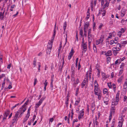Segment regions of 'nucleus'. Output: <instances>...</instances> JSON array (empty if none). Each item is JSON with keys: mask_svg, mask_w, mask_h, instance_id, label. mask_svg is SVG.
Returning a JSON list of instances; mask_svg holds the SVG:
<instances>
[{"mask_svg": "<svg viewBox=\"0 0 127 127\" xmlns=\"http://www.w3.org/2000/svg\"><path fill=\"white\" fill-rule=\"evenodd\" d=\"M103 25L101 23H100L99 25V30H101Z\"/></svg>", "mask_w": 127, "mask_h": 127, "instance_id": "57", "label": "nucleus"}, {"mask_svg": "<svg viewBox=\"0 0 127 127\" xmlns=\"http://www.w3.org/2000/svg\"><path fill=\"white\" fill-rule=\"evenodd\" d=\"M122 47V46H121V45H120L119 43H118L117 44L116 46V47H115V48H116V49H117L118 48L121 49L120 48Z\"/></svg>", "mask_w": 127, "mask_h": 127, "instance_id": "23", "label": "nucleus"}, {"mask_svg": "<svg viewBox=\"0 0 127 127\" xmlns=\"http://www.w3.org/2000/svg\"><path fill=\"white\" fill-rule=\"evenodd\" d=\"M66 27V22H65L64 23V25L63 26V29L64 30V32L65 31V30Z\"/></svg>", "mask_w": 127, "mask_h": 127, "instance_id": "29", "label": "nucleus"}, {"mask_svg": "<svg viewBox=\"0 0 127 127\" xmlns=\"http://www.w3.org/2000/svg\"><path fill=\"white\" fill-rule=\"evenodd\" d=\"M41 104L40 103H39L38 102L35 104V108H38Z\"/></svg>", "mask_w": 127, "mask_h": 127, "instance_id": "34", "label": "nucleus"}, {"mask_svg": "<svg viewBox=\"0 0 127 127\" xmlns=\"http://www.w3.org/2000/svg\"><path fill=\"white\" fill-rule=\"evenodd\" d=\"M69 100V96H67L66 97V100L65 101V104L67 106L68 104V102Z\"/></svg>", "mask_w": 127, "mask_h": 127, "instance_id": "22", "label": "nucleus"}, {"mask_svg": "<svg viewBox=\"0 0 127 127\" xmlns=\"http://www.w3.org/2000/svg\"><path fill=\"white\" fill-rule=\"evenodd\" d=\"M78 58H77L76 60V62H75V67H77L78 65Z\"/></svg>", "mask_w": 127, "mask_h": 127, "instance_id": "40", "label": "nucleus"}, {"mask_svg": "<svg viewBox=\"0 0 127 127\" xmlns=\"http://www.w3.org/2000/svg\"><path fill=\"white\" fill-rule=\"evenodd\" d=\"M112 86L113 88V90L114 91V92H115L116 90V85L115 84L113 83L112 84Z\"/></svg>", "mask_w": 127, "mask_h": 127, "instance_id": "27", "label": "nucleus"}, {"mask_svg": "<svg viewBox=\"0 0 127 127\" xmlns=\"http://www.w3.org/2000/svg\"><path fill=\"white\" fill-rule=\"evenodd\" d=\"M29 116L26 115L25 118L24 119L23 122V123H25V122L27 120Z\"/></svg>", "mask_w": 127, "mask_h": 127, "instance_id": "15", "label": "nucleus"}, {"mask_svg": "<svg viewBox=\"0 0 127 127\" xmlns=\"http://www.w3.org/2000/svg\"><path fill=\"white\" fill-rule=\"evenodd\" d=\"M122 33L120 32L119 31L118 32L117 34L119 37H120L121 36Z\"/></svg>", "mask_w": 127, "mask_h": 127, "instance_id": "52", "label": "nucleus"}, {"mask_svg": "<svg viewBox=\"0 0 127 127\" xmlns=\"http://www.w3.org/2000/svg\"><path fill=\"white\" fill-rule=\"evenodd\" d=\"M86 43H87L86 42L85 43H82V46L83 48L84 51V52H86L87 48V46Z\"/></svg>", "mask_w": 127, "mask_h": 127, "instance_id": "7", "label": "nucleus"}, {"mask_svg": "<svg viewBox=\"0 0 127 127\" xmlns=\"http://www.w3.org/2000/svg\"><path fill=\"white\" fill-rule=\"evenodd\" d=\"M95 69H96L97 71H100V68L99 67V65L98 64H97L95 68Z\"/></svg>", "mask_w": 127, "mask_h": 127, "instance_id": "25", "label": "nucleus"}, {"mask_svg": "<svg viewBox=\"0 0 127 127\" xmlns=\"http://www.w3.org/2000/svg\"><path fill=\"white\" fill-rule=\"evenodd\" d=\"M117 43V42H115V41L114 40H112L110 41L109 44L110 45H112L114 43L116 44Z\"/></svg>", "mask_w": 127, "mask_h": 127, "instance_id": "21", "label": "nucleus"}, {"mask_svg": "<svg viewBox=\"0 0 127 127\" xmlns=\"http://www.w3.org/2000/svg\"><path fill=\"white\" fill-rule=\"evenodd\" d=\"M120 50V49L118 48L117 49L115 47H113L112 48V51L114 55H116L118 53V51Z\"/></svg>", "mask_w": 127, "mask_h": 127, "instance_id": "4", "label": "nucleus"}, {"mask_svg": "<svg viewBox=\"0 0 127 127\" xmlns=\"http://www.w3.org/2000/svg\"><path fill=\"white\" fill-rule=\"evenodd\" d=\"M45 97H42L40 99L39 101V103H41L44 99L45 98Z\"/></svg>", "mask_w": 127, "mask_h": 127, "instance_id": "32", "label": "nucleus"}, {"mask_svg": "<svg viewBox=\"0 0 127 127\" xmlns=\"http://www.w3.org/2000/svg\"><path fill=\"white\" fill-rule=\"evenodd\" d=\"M120 91H118L116 96V100H119V96L120 95Z\"/></svg>", "mask_w": 127, "mask_h": 127, "instance_id": "12", "label": "nucleus"}, {"mask_svg": "<svg viewBox=\"0 0 127 127\" xmlns=\"http://www.w3.org/2000/svg\"><path fill=\"white\" fill-rule=\"evenodd\" d=\"M103 80H105L107 78L109 77V75H106L105 73L104 72H101Z\"/></svg>", "mask_w": 127, "mask_h": 127, "instance_id": "5", "label": "nucleus"}, {"mask_svg": "<svg viewBox=\"0 0 127 127\" xmlns=\"http://www.w3.org/2000/svg\"><path fill=\"white\" fill-rule=\"evenodd\" d=\"M86 84L85 82H82L81 83L82 88H83L85 86Z\"/></svg>", "mask_w": 127, "mask_h": 127, "instance_id": "53", "label": "nucleus"}, {"mask_svg": "<svg viewBox=\"0 0 127 127\" xmlns=\"http://www.w3.org/2000/svg\"><path fill=\"white\" fill-rule=\"evenodd\" d=\"M112 36V35L111 34H109V35L108 37V38H107L106 39V40H108V38H111Z\"/></svg>", "mask_w": 127, "mask_h": 127, "instance_id": "60", "label": "nucleus"}, {"mask_svg": "<svg viewBox=\"0 0 127 127\" xmlns=\"http://www.w3.org/2000/svg\"><path fill=\"white\" fill-rule=\"evenodd\" d=\"M96 44L97 45L101 43V42H100L99 40H97L96 41Z\"/></svg>", "mask_w": 127, "mask_h": 127, "instance_id": "54", "label": "nucleus"}, {"mask_svg": "<svg viewBox=\"0 0 127 127\" xmlns=\"http://www.w3.org/2000/svg\"><path fill=\"white\" fill-rule=\"evenodd\" d=\"M71 75H74L75 74V70H71Z\"/></svg>", "mask_w": 127, "mask_h": 127, "instance_id": "63", "label": "nucleus"}, {"mask_svg": "<svg viewBox=\"0 0 127 127\" xmlns=\"http://www.w3.org/2000/svg\"><path fill=\"white\" fill-rule=\"evenodd\" d=\"M109 2H106V3L105 4L104 6H104H103V8H105V7H108V6H109Z\"/></svg>", "mask_w": 127, "mask_h": 127, "instance_id": "39", "label": "nucleus"}, {"mask_svg": "<svg viewBox=\"0 0 127 127\" xmlns=\"http://www.w3.org/2000/svg\"><path fill=\"white\" fill-rule=\"evenodd\" d=\"M36 117V116L35 115H34L33 116V118L32 120H31V121L32 120V122H33L35 119Z\"/></svg>", "mask_w": 127, "mask_h": 127, "instance_id": "56", "label": "nucleus"}, {"mask_svg": "<svg viewBox=\"0 0 127 127\" xmlns=\"http://www.w3.org/2000/svg\"><path fill=\"white\" fill-rule=\"evenodd\" d=\"M112 51H111L109 50L107 52H105V55L106 56H111L112 55Z\"/></svg>", "mask_w": 127, "mask_h": 127, "instance_id": "9", "label": "nucleus"}, {"mask_svg": "<svg viewBox=\"0 0 127 127\" xmlns=\"http://www.w3.org/2000/svg\"><path fill=\"white\" fill-rule=\"evenodd\" d=\"M98 40H99L100 42H101V43L102 44L103 41V38L100 37L99 39Z\"/></svg>", "mask_w": 127, "mask_h": 127, "instance_id": "42", "label": "nucleus"}, {"mask_svg": "<svg viewBox=\"0 0 127 127\" xmlns=\"http://www.w3.org/2000/svg\"><path fill=\"white\" fill-rule=\"evenodd\" d=\"M3 13L2 12H0V19L2 20L3 18Z\"/></svg>", "mask_w": 127, "mask_h": 127, "instance_id": "28", "label": "nucleus"}, {"mask_svg": "<svg viewBox=\"0 0 127 127\" xmlns=\"http://www.w3.org/2000/svg\"><path fill=\"white\" fill-rule=\"evenodd\" d=\"M127 19H126L125 20L123 19L121 20V22L122 23H123V24H125V23H124L125 22H127Z\"/></svg>", "mask_w": 127, "mask_h": 127, "instance_id": "58", "label": "nucleus"}, {"mask_svg": "<svg viewBox=\"0 0 127 127\" xmlns=\"http://www.w3.org/2000/svg\"><path fill=\"white\" fill-rule=\"evenodd\" d=\"M90 13H88L87 15V16L86 18V20H87L90 17Z\"/></svg>", "mask_w": 127, "mask_h": 127, "instance_id": "49", "label": "nucleus"}, {"mask_svg": "<svg viewBox=\"0 0 127 127\" xmlns=\"http://www.w3.org/2000/svg\"><path fill=\"white\" fill-rule=\"evenodd\" d=\"M48 84V82H47V80H46L45 83H44V84L45 86L46 87Z\"/></svg>", "mask_w": 127, "mask_h": 127, "instance_id": "59", "label": "nucleus"}, {"mask_svg": "<svg viewBox=\"0 0 127 127\" xmlns=\"http://www.w3.org/2000/svg\"><path fill=\"white\" fill-rule=\"evenodd\" d=\"M115 112V110H110V115H112L113 114H114Z\"/></svg>", "mask_w": 127, "mask_h": 127, "instance_id": "47", "label": "nucleus"}, {"mask_svg": "<svg viewBox=\"0 0 127 127\" xmlns=\"http://www.w3.org/2000/svg\"><path fill=\"white\" fill-rule=\"evenodd\" d=\"M61 48H62V47H61V46L59 47L58 50V55H59L60 54Z\"/></svg>", "mask_w": 127, "mask_h": 127, "instance_id": "50", "label": "nucleus"}, {"mask_svg": "<svg viewBox=\"0 0 127 127\" xmlns=\"http://www.w3.org/2000/svg\"><path fill=\"white\" fill-rule=\"evenodd\" d=\"M78 121V120L77 119H74L73 120L72 123V126H73L74 123H75L76 122H77Z\"/></svg>", "mask_w": 127, "mask_h": 127, "instance_id": "51", "label": "nucleus"}, {"mask_svg": "<svg viewBox=\"0 0 127 127\" xmlns=\"http://www.w3.org/2000/svg\"><path fill=\"white\" fill-rule=\"evenodd\" d=\"M29 102L28 100H27L26 102L25 103L24 105H23L22 107H21V108H22L23 109L24 108H25V107L26 106V105Z\"/></svg>", "mask_w": 127, "mask_h": 127, "instance_id": "19", "label": "nucleus"}, {"mask_svg": "<svg viewBox=\"0 0 127 127\" xmlns=\"http://www.w3.org/2000/svg\"><path fill=\"white\" fill-rule=\"evenodd\" d=\"M105 98L106 99V101H105V99L103 100L104 102L106 105H107L108 104L109 99L107 97H106Z\"/></svg>", "mask_w": 127, "mask_h": 127, "instance_id": "20", "label": "nucleus"}, {"mask_svg": "<svg viewBox=\"0 0 127 127\" xmlns=\"http://www.w3.org/2000/svg\"><path fill=\"white\" fill-rule=\"evenodd\" d=\"M93 122L95 124L96 126H98L99 125V123L97 121H95L94 120Z\"/></svg>", "mask_w": 127, "mask_h": 127, "instance_id": "36", "label": "nucleus"}, {"mask_svg": "<svg viewBox=\"0 0 127 127\" xmlns=\"http://www.w3.org/2000/svg\"><path fill=\"white\" fill-rule=\"evenodd\" d=\"M56 23L54 30L53 31V36L51 38V40H49L48 42V44L47 46V48L49 49H51L52 48V44L53 42V40L54 38L55 37V36L56 34Z\"/></svg>", "mask_w": 127, "mask_h": 127, "instance_id": "1", "label": "nucleus"}, {"mask_svg": "<svg viewBox=\"0 0 127 127\" xmlns=\"http://www.w3.org/2000/svg\"><path fill=\"white\" fill-rule=\"evenodd\" d=\"M127 108L126 107H125L123 108V110H122V111L123 112H124L126 111V110H127Z\"/></svg>", "mask_w": 127, "mask_h": 127, "instance_id": "62", "label": "nucleus"}, {"mask_svg": "<svg viewBox=\"0 0 127 127\" xmlns=\"http://www.w3.org/2000/svg\"><path fill=\"white\" fill-rule=\"evenodd\" d=\"M79 79L78 78L76 80V81H75L73 83V85L74 87H75L76 85L78 84L79 82Z\"/></svg>", "mask_w": 127, "mask_h": 127, "instance_id": "13", "label": "nucleus"}, {"mask_svg": "<svg viewBox=\"0 0 127 127\" xmlns=\"http://www.w3.org/2000/svg\"><path fill=\"white\" fill-rule=\"evenodd\" d=\"M88 41H89V42H90V41H92V34H88Z\"/></svg>", "mask_w": 127, "mask_h": 127, "instance_id": "16", "label": "nucleus"}, {"mask_svg": "<svg viewBox=\"0 0 127 127\" xmlns=\"http://www.w3.org/2000/svg\"><path fill=\"white\" fill-rule=\"evenodd\" d=\"M80 102V100L79 99L78 100H76L75 101V105H77Z\"/></svg>", "mask_w": 127, "mask_h": 127, "instance_id": "31", "label": "nucleus"}, {"mask_svg": "<svg viewBox=\"0 0 127 127\" xmlns=\"http://www.w3.org/2000/svg\"><path fill=\"white\" fill-rule=\"evenodd\" d=\"M123 122L119 121V122L118 126V127H122L123 125Z\"/></svg>", "mask_w": 127, "mask_h": 127, "instance_id": "24", "label": "nucleus"}, {"mask_svg": "<svg viewBox=\"0 0 127 127\" xmlns=\"http://www.w3.org/2000/svg\"><path fill=\"white\" fill-rule=\"evenodd\" d=\"M3 116L4 117L3 118V120H4L6 119V117L8 116V110H7L4 113Z\"/></svg>", "mask_w": 127, "mask_h": 127, "instance_id": "10", "label": "nucleus"}, {"mask_svg": "<svg viewBox=\"0 0 127 127\" xmlns=\"http://www.w3.org/2000/svg\"><path fill=\"white\" fill-rule=\"evenodd\" d=\"M51 49L47 48L46 51L47 54L49 55L50 54L51 52Z\"/></svg>", "mask_w": 127, "mask_h": 127, "instance_id": "33", "label": "nucleus"}, {"mask_svg": "<svg viewBox=\"0 0 127 127\" xmlns=\"http://www.w3.org/2000/svg\"><path fill=\"white\" fill-rule=\"evenodd\" d=\"M119 32H120L121 33H124L125 31V30L123 28H122L120 31H119Z\"/></svg>", "mask_w": 127, "mask_h": 127, "instance_id": "41", "label": "nucleus"}, {"mask_svg": "<svg viewBox=\"0 0 127 127\" xmlns=\"http://www.w3.org/2000/svg\"><path fill=\"white\" fill-rule=\"evenodd\" d=\"M19 103H18V104H16L15 106H13L12 108H11V110H13L15 108V107H16L19 104Z\"/></svg>", "mask_w": 127, "mask_h": 127, "instance_id": "55", "label": "nucleus"}, {"mask_svg": "<svg viewBox=\"0 0 127 127\" xmlns=\"http://www.w3.org/2000/svg\"><path fill=\"white\" fill-rule=\"evenodd\" d=\"M108 90L107 88H105L103 89V93L104 94H106V93H107Z\"/></svg>", "mask_w": 127, "mask_h": 127, "instance_id": "30", "label": "nucleus"}, {"mask_svg": "<svg viewBox=\"0 0 127 127\" xmlns=\"http://www.w3.org/2000/svg\"><path fill=\"white\" fill-rule=\"evenodd\" d=\"M126 9L123 8L121 11V16L122 17H124L125 14L126 12Z\"/></svg>", "mask_w": 127, "mask_h": 127, "instance_id": "6", "label": "nucleus"}, {"mask_svg": "<svg viewBox=\"0 0 127 127\" xmlns=\"http://www.w3.org/2000/svg\"><path fill=\"white\" fill-rule=\"evenodd\" d=\"M111 58L110 57H108L107 58V63H108L110 61Z\"/></svg>", "mask_w": 127, "mask_h": 127, "instance_id": "45", "label": "nucleus"}, {"mask_svg": "<svg viewBox=\"0 0 127 127\" xmlns=\"http://www.w3.org/2000/svg\"><path fill=\"white\" fill-rule=\"evenodd\" d=\"M55 116H54L53 117V118H50L49 120V124H50V122H51V123H52L54 120V118H55Z\"/></svg>", "mask_w": 127, "mask_h": 127, "instance_id": "38", "label": "nucleus"}, {"mask_svg": "<svg viewBox=\"0 0 127 127\" xmlns=\"http://www.w3.org/2000/svg\"><path fill=\"white\" fill-rule=\"evenodd\" d=\"M104 8H101L100 10L99 11L98 15H100V14L102 15V16H104L106 13L105 10L104 9Z\"/></svg>", "mask_w": 127, "mask_h": 127, "instance_id": "3", "label": "nucleus"}, {"mask_svg": "<svg viewBox=\"0 0 127 127\" xmlns=\"http://www.w3.org/2000/svg\"><path fill=\"white\" fill-rule=\"evenodd\" d=\"M23 109L22 108H20L17 112L16 113L15 115V116L14 118L13 119V122H15L16 121H17L18 119L17 118L18 117V116L20 114L21 112H22V110Z\"/></svg>", "mask_w": 127, "mask_h": 127, "instance_id": "2", "label": "nucleus"}, {"mask_svg": "<svg viewBox=\"0 0 127 127\" xmlns=\"http://www.w3.org/2000/svg\"><path fill=\"white\" fill-rule=\"evenodd\" d=\"M113 21L112 19H110L109 22V25H112L113 24Z\"/></svg>", "mask_w": 127, "mask_h": 127, "instance_id": "44", "label": "nucleus"}, {"mask_svg": "<svg viewBox=\"0 0 127 127\" xmlns=\"http://www.w3.org/2000/svg\"><path fill=\"white\" fill-rule=\"evenodd\" d=\"M108 86L109 88H111L112 86V85H111V83H108Z\"/></svg>", "mask_w": 127, "mask_h": 127, "instance_id": "48", "label": "nucleus"}, {"mask_svg": "<svg viewBox=\"0 0 127 127\" xmlns=\"http://www.w3.org/2000/svg\"><path fill=\"white\" fill-rule=\"evenodd\" d=\"M92 0L91 1V10L92 11L93 10L94 7V5H93V0Z\"/></svg>", "mask_w": 127, "mask_h": 127, "instance_id": "26", "label": "nucleus"}, {"mask_svg": "<svg viewBox=\"0 0 127 127\" xmlns=\"http://www.w3.org/2000/svg\"><path fill=\"white\" fill-rule=\"evenodd\" d=\"M119 101V100H115L114 99L112 100V105L115 106L117 105L118 104Z\"/></svg>", "mask_w": 127, "mask_h": 127, "instance_id": "8", "label": "nucleus"}, {"mask_svg": "<svg viewBox=\"0 0 127 127\" xmlns=\"http://www.w3.org/2000/svg\"><path fill=\"white\" fill-rule=\"evenodd\" d=\"M95 95H102L101 92L99 89L98 91L97 92H95Z\"/></svg>", "mask_w": 127, "mask_h": 127, "instance_id": "14", "label": "nucleus"}, {"mask_svg": "<svg viewBox=\"0 0 127 127\" xmlns=\"http://www.w3.org/2000/svg\"><path fill=\"white\" fill-rule=\"evenodd\" d=\"M84 109H82V111H80L79 113V115H81L82 116H83L84 115Z\"/></svg>", "mask_w": 127, "mask_h": 127, "instance_id": "17", "label": "nucleus"}, {"mask_svg": "<svg viewBox=\"0 0 127 127\" xmlns=\"http://www.w3.org/2000/svg\"><path fill=\"white\" fill-rule=\"evenodd\" d=\"M80 35L82 37L83 36V30L81 29L80 31Z\"/></svg>", "mask_w": 127, "mask_h": 127, "instance_id": "35", "label": "nucleus"}, {"mask_svg": "<svg viewBox=\"0 0 127 127\" xmlns=\"http://www.w3.org/2000/svg\"><path fill=\"white\" fill-rule=\"evenodd\" d=\"M89 76V71H88L86 73V77L85 78H86L88 80Z\"/></svg>", "mask_w": 127, "mask_h": 127, "instance_id": "37", "label": "nucleus"}, {"mask_svg": "<svg viewBox=\"0 0 127 127\" xmlns=\"http://www.w3.org/2000/svg\"><path fill=\"white\" fill-rule=\"evenodd\" d=\"M127 43V42L125 41H122L121 42V43L120 44L121 46H124Z\"/></svg>", "mask_w": 127, "mask_h": 127, "instance_id": "18", "label": "nucleus"}, {"mask_svg": "<svg viewBox=\"0 0 127 127\" xmlns=\"http://www.w3.org/2000/svg\"><path fill=\"white\" fill-rule=\"evenodd\" d=\"M91 29H89L88 30V34H91Z\"/></svg>", "mask_w": 127, "mask_h": 127, "instance_id": "61", "label": "nucleus"}, {"mask_svg": "<svg viewBox=\"0 0 127 127\" xmlns=\"http://www.w3.org/2000/svg\"><path fill=\"white\" fill-rule=\"evenodd\" d=\"M36 59L34 58V59L33 62V65H34V67H35V66L36 65Z\"/></svg>", "mask_w": 127, "mask_h": 127, "instance_id": "43", "label": "nucleus"}, {"mask_svg": "<svg viewBox=\"0 0 127 127\" xmlns=\"http://www.w3.org/2000/svg\"><path fill=\"white\" fill-rule=\"evenodd\" d=\"M74 64H72L71 67V70H75Z\"/></svg>", "mask_w": 127, "mask_h": 127, "instance_id": "46", "label": "nucleus"}, {"mask_svg": "<svg viewBox=\"0 0 127 127\" xmlns=\"http://www.w3.org/2000/svg\"><path fill=\"white\" fill-rule=\"evenodd\" d=\"M89 25V21H87L85 23L84 25V28H88Z\"/></svg>", "mask_w": 127, "mask_h": 127, "instance_id": "11", "label": "nucleus"}, {"mask_svg": "<svg viewBox=\"0 0 127 127\" xmlns=\"http://www.w3.org/2000/svg\"><path fill=\"white\" fill-rule=\"evenodd\" d=\"M50 87L51 88V90H52L53 89V83H52V82H51V83Z\"/></svg>", "mask_w": 127, "mask_h": 127, "instance_id": "64", "label": "nucleus"}]
</instances>
